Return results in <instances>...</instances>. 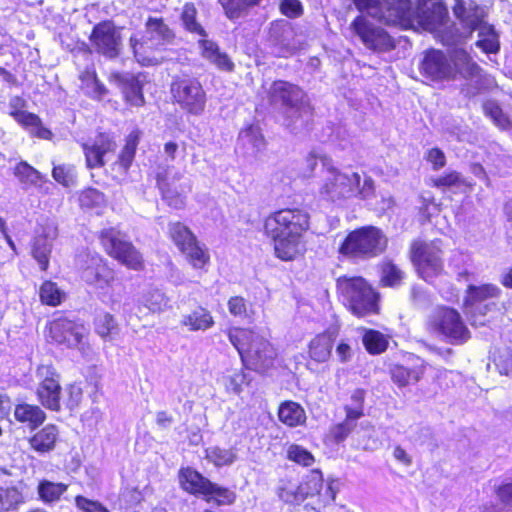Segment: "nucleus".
Returning a JSON list of instances; mask_svg holds the SVG:
<instances>
[{"label": "nucleus", "instance_id": "obj_45", "mask_svg": "<svg viewBox=\"0 0 512 512\" xmlns=\"http://www.w3.org/2000/svg\"><path fill=\"white\" fill-rule=\"evenodd\" d=\"M80 80L81 87L87 95L100 99L106 94L105 86L99 82L94 71L86 70L82 73Z\"/></svg>", "mask_w": 512, "mask_h": 512}, {"label": "nucleus", "instance_id": "obj_28", "mask_svg": "<svg viewBox=\"0 0 512 512\" xmlns=\"http://www.w3.org/2000/svg\"><path fill=\"white\" fill-rule=\"evenodd\" d=\"M433 186L454 193H466L471 189V183L456 171H448L445 174L430 179Z\"/></svg>", "mask_w": 512, "mask_h": 512}, {"label": "nucleus", "instance_id": "obj_17", "mask_svg": "<svg viewBox=\"0 0 512 512\" xmlns=\"http://www.w3.org/2000/svg\"><path fill=\"white\" fill-rule=\"evenodd\" d=\"M94 50L106 58L113 59L119 56L122 48L121 29L112 21L106 20L93 27L89 37Z\"/></svg>", "mask_w": 512, "mask_h": 512}, {"label": "nucleus", "instance_id": "obj_59", "mask_svg": "<svg viewBox=\"0 0 512 512\" xmlns=\"http://www.w3.org/2000/svg\"><path fill=\"white\" fill-rule=\"evenodd\" d=\"M79 202L84 208H98L102 207L106 200L102 192L94 188H88L80 194Z\"/></svg>", "mask_w": 512, "mask_h": 512}, {"label": "nucleus", "instance_id": "obj_10", "mask_svg": "<svg viewBox=\"0 0 512 512\" xmlns=\"http://www.w3.org/2000/svg\"><path fill=\"white\" fill-rule=\"evenodd\" d=\"M454 13L464 28L462 33L456 35L455 45L470 37L474 30H478L479 39L476 44L479 48L485 53H496L499 50L498 35L491 25L484 22L483 11L480 8H465L462 5H457Z\"/></svg>", "mask_w": 512, "mask_h": 512}, {"label": "nucleus", "instance_id": "obj_30", "mask_svg": "<svg viewBox=\"0 0 512 512\" xmlns=\"http://www.w3.org/2000/svg\"><path fill=\"white\" fill-rule=\"evenodd\" d=\"M214 323L211 312L201 306L183 315L181 319V325L187 327L189 331H206L213 327Z\"/></svg>", "mask_w": 512, "mask_h": 512}, {"label": "nucleus", "instance_id": "obj_5", "mask_svg": "<svg viewBox=\"0 0 512 512\" xmlns=\"http://www.w3.org/2000/svg\"><path fill=\"white\" fill-rule=\"evenodd\" d=\"M228 337L247 368L265 370L272 365L276 351L264 336L245 328H231Z\"/></svg>", "mask_w": 512, "mask_h": 512}, {"label": "nucleus", "instance_id": "obj_26", "mask_svg": "<svg viewBox=\"0 0 512 512\" xmlns=\"http://www.w3.org/2000/svg\"><path fill=\"white\" fill-rule=\"evenodd\" d=\"M117 81L124 94L125 100L132 106H142L144 104L143 86L146 82V76L139 73L137 75L123 73L117 75Z\"/></svg>", "mask_w": 512, "mask_h": 512}, {"label": "nucleus", "instance_id": "obj_46", "mask_svg": "<svg viewBox=\"0 0 512 512\" xmlns=\"http://www.w3.org/2000/svg\"><path fill=\"white\" fill-rule=\"evenodd\" d=\"M357 426L358 425L356 420L345 416V419L342 422L330 427L329 438L335 444H340L344 442L353 431L356 430Z\"/></svg>", "mask_w": 512, "mask_h": 512}, {"label": "nucleus", "instance_id": "obj_4", "mask_svg": "<svg viewBox=\"0 0 512 512\" xmlns=\"http://www.w3.org/2000/svg\"><path fill=\"white\" fill-rule=\"evenodd\" d=\"M405 18L407 23H394L393 26H400L409 29L415 25L426 31L441 36L442 41L447 45L456 44L457 34L448 26V10L442 0H418L416 9H412L411 0H407Z\"/></svg>", "mask_w": 512, "mask_h": 512}, {"label": "nucleus", "instance_id": "obj_49", "mask_svg": "<svg viewBox=\"0 0 512 512\" xmlns=\"http://www.w3.org/2000/svg\"><path fill=\"white\" fill-rule=\"evenodd\" d=\"M22 502V494L16 487H0V512L13 510Z\"/></svg>", "mask_w": 512, "mask_h": 512}, {"label": "nucleus", "instance_id": "obj_8", "mask_svg": "<svg viewBox=\"0 0 512 512\" xmlns=\"http://www.w3.org/2000/svg\"><path fill=\"white\" fill-rule=\"evenodd\" d=\"M337 289L344 305L358 317L378 312V295L362 277H340Z\"/></svg>", "mask_w": 512, "mask_h": 512}, {"label": "nucleus", "instance_id": "obj_52", "mask_svg": "<svg viewBox=\"0 0 512 512\" xmlns=\"http://www.w3.org/2000/svg\"><path fill=\"white\" fill-rule=\"evenodd\" d=\"M64 293L51 281H46L40 288V299L42 303L57 306L61 303Z\"/></svg>", "mask_w": 512, "mask_h": 512}, {"label": "nucleus", "instance_id": "obj_9", "mask_svg": "<svg viewBox=\"0 0 512 512\" xmlns=\"http://www.w3.org/2000/svg\"><path fill=\"white\" fill-rule=\"evenodd\" d=\"M387 246L383 232L366 226L350 232L339 248V253L355 260H365L380 255Z\"/></svg>", "mask_w": 512, "mask_h": 512}, {"label": "nucleus", "instance_id": "obj_31", "mask_svg": "<svg viewBox=\"0 0 512 512\" xmlns=\"http://www.w3.org/2000/svg\"><path fill=\"white\" fill-rule=\"evenodd\" d=\"M179 479L182 488L193 494L204 495L205 491L211 487V482L208 479L191 468L181 469Z\"/></svg>", "mask_w": 512, "mask_h": 512}, {"label": "nucleus", "instance_id": "obj_39", "mask_svg": "<svg viewBox=\"0 0 512 512\" xmlns=\"http://www.w3.org/2000/svg\"><path fill=\"white\" fill-rule=\"evenodd\" d=\"M238 142L247 150V153L252 154L259 152L264 147V138L260 129L253 125L240 131Z\"/></svg>", "mask_w": 512, "mask_h": 512}, {"label": "nucleus", "instance_id": "obj_41", "mask_svg": "<svg viewBox=\"0 0 512 512\" xmlns=\"http://www.w3.org/2000/svg\"><path fill=\"white\" fill-rule=\"evenodd\" d=\"M206 458L216 467L232 465L237 459V450L235 448H222L212 446L206 449Z\"/></svg>", "mask_w": 512, "mask_h": 512}, {"label": "nucleus", "instance_id": "obj_29", "mask_svg": "<svg viewBox=\"0 0 512 512\" xmlns=\"http://www.w3.org/2000/svg\"><path fill=\"white\" fill-rule=\"evenodd\" d=\"M202 56L217 68L224 71H232L234 63L226 53L220 51L218 45L210 40L201 39L199 41Z\"/></svg>", "mask_w": 512, "mask_h": 512}, {"label": "nucleus", "instance_id": "obj_44", "mask_svg": "<svg viewBox=\"0 0 512 512\" xmlns=\"http://www.w3.org/2000/svg\"><path fill=\"white\" fill-rule=\"evenodd\" d=\"M365 391L363 389H355L344 405L345 416L358 421L364 415Z\"/></svg>", "mask_w": 512, "mask_h": 512}, {"label": "nucleus", "instance_id": "obj_7", "mask_svg": "<svg viewBox=\"0 0 512 512\" xmlns=\"http://www.w3.org/2000/svg\"><path fill=\"white\" fill-rule=\"evenodd\" d=\"M270 102L284 109L286 126L293 131L302 128L311 116V106L298 86L286 81H275L269 90Z\"/></svg>", "mask_w": 512, "mask_h": 512}, {"label": "nucleus", "instance_id": "obj_6", "mask_svg": "<svg viewBox=\"0 0 512 512\" xmlns=\"http://www.w3.org/2000/svg\"><path fill=\"white\" fill-rule=\"evenodd\" d=\"M174 39V33L164 23L163 19L149 17L145 23V35L130 37V46L138 63L143 66L157 65L162 57L157 55L158 51L170 44Z\"/></svg>", "mask_w": 512, "mask_h": 512}, {"label": "nucleus", "instance_id": "obj_60", "mask_svg": "<svg viewBox=\"0 0 512 512\" xmlns=\"http://www.w3.org/2000/svg\"><path fill=\"white\" fill-rule=\"evenodd\" d=\"M287 457L289 460L305 467L311 466L315 461L313 455L307 449L297 444L289 446L287 450Z\"/></svg>", "mask_w": 512, "mask_h": 512}, {"label": "nucleus", "instance_id": "obj_42", "mask_svg": "<svg viewBox=\"0 0 512 512\" xmlns=\"http://www.w3.org/2000/svg\"><path fill=\"white\" fill-rule=\"evenodd\" d=\"M169 298L159 289H152L143 295L142 304L152 313H160L170 307Z\"/></svg>", "mask_w": 512, "mask_h": 512}, {"label": "nucleus", "instance_id": "obj_55", "mask_svg": "<svg viewBox=\"0 0 512 512\" xmlns=\"http://www.w3.org/2000/svg\"><path fill=\"white\" fill-rule=\"evenodd\" d=\"M204 496L207 497L208 501H215L219 505L231 504L235 500V495L232 491L219 487L216 484L211 482V487H209Z\"/></svg>", "mask_w": 512, "mask_h": 512}, {"label": "nucleus", "instance_id": "obj_14", "mask_svg": "<svg viewBox=\"0 0 512 512\" xmlns=\"http://www.w3.org/2000/svg\"><path fill=\"white\" fill-rule=\"evenodd\" d=\"M105 251L130 269L139 270L143 266L141 254L126 239V236L115 228L103 230L100 235Z\"/></svg>", "mask_w": 512, "mask_h": 512}, {"label": "nucleus", "instance_id": "obj_61", "mask_svg": "<svg viewBox=\"0 0 512 512\" xmlns=\"http://www.w3.org/2000/svg\"><path fill=\"white\" fill-rule=\"evenodd\" d=\"M246 381V374L243 371H232L223 377V383L227 391L240 393L241 386Z\"/></svg>", "mask_w": 512, "mask_h": 512}, {"label": "nucleus", "instance_id": "obj_38", "mask_svg": "<svg viewBox=\"0 0 512 512\" xmlns=\"http://www.w3.org/2000/svg\"><path fill=\"white\" fill-rule=\"evenodd\" d=\"M15 418L27 423L30 427L35 428L41 425L45 420V413L38 406L30 404L17 405L14 411Z\"/></svg>", "mask_w": 512, "mask_h": 512}, {"label": "nucleus", "instance_id": "obj_20", "mask_svg": "<svg viewBox=\"0 0 512 512\" xmlns=\"http://www.w3.org/2000/svg\"><path fill=\"white\" fill-rule=\"evenodd\" d=\"M351 30L368 49L386 52L395 47L394 40L390 35L362 15L353 20Z\"/></svg>", "mask_w": 512, "mask_h": 512}, {"label": "nucleus", "instance_id": "obj_21", "mask_svg": "<svg viewBox=\"0 0 512 512\" xmlns=\"http://www.w3.org/2000/svg\"><path fill=\"white\" fill-rule=\"evenodd\" d=\"M39 379L37 396L41 404L54 411L60 409L61 386L59 376L51 365H40L36 372Z\"/></svg>", "mask_w": 512, "mask_h": 512}, {"label": "nucleus", "instance_id": "obj_19", "mask_svg": "<svg viewBox=\"0 0 512 512\" xmlns=\"http://www.w3.org/2000/svg\"><path fill=\"white\" fill-rule=\"evenodd\" d=\"M77 265L81 269V277L97 288L109 287L114 281V272L97 253L86 252L78 255Z\"/></svg>", "mask_w": 512, "mask_h": 512}, {"label": "nucleus", "instance_id": "obj_32", "mask_svg": "<svg viewBox=\"0 0 512 512\" xmlns=\"http://www.w3.org/2000/svg\"><path fill=\"white\" fill-rule=\"evenodd\" d=\"M57 438V427L46 425L30 439V445L35 451L46 453L54 449Z\"/></svg>", "mask_w": 512, "mask_h": 512}, {"label": "nucleus", "instance_id": "obj_50", "mask_svg": "<svg viewBox=\"0 0 512 512\" xmlns=\"http://www.w3.org/2000/svg\"><path fill=\"white\" fill-rule=\"evenodd\" d=\"M14 175L25 185H36L42 180L41 173L24 161L16 165Z\"/></svg>", "mask_w": 512, "mask_h": 512}, {"label": "nucleus", "instance_id": "obj_64", "mask_svg": "<svg viewBox=\"0 0 512 512\" xmlns=\"http://www.w3.org/2000/svg\"><path fill=\"white\" fill-rule=\"evenodd\" d=\"M75 505L82 512H109L98 501H93L80 495L76 496Z\"/></svg>", "mask_w": 512, "mask_h": 512}, {"label": "nucleus", "instance_id": "obj_36", "mask_svg": "<svg viewBox=\"0 0 512 512\" xmlns=\"http://www.w3.org/2000/svg\"><path fill=\"white\" fill-rule=\"evenodd\" d=\"M67 489V484L43 479L38 483L37 493L42 502L52 504L58 502Z\"/></svg>", "mask_w": 512, "mask_h": 512}, {"label": "nucleus", "instance_id": "obj_33", "mask_svg": "<svg viewBox=\"0 0 512 512\" xmlns=\"http://www.w3.org/2000/svg\"><path fill=\"white\" fill-rule=\"evenodd\" d=\"M188 263L196 270H205L210 262V254L205 245H201L197 239L190 243L182 251Z\"/></svg>", "mask_w": 512, "mask_h": 512}, {"label": "nucleus", "instance_id": "obj_34", "mask_svg": "<svg viewBox=\"0 0 512 512\" xmlns=\"http://www.w3.org/2000/svg\"><path fill=\"white\" fill-rule=\"evenodd\" d=\"M333 339L329 334H319L309 344V356L312 360L323 363L331 355Z\"/></svg>", "mask_w": 512, "mask_h": 512}, {"label": "nucleus", "instance_id": "obj_27", "mask_svg": "<svg viewBox=\"0 0 512 512\" xmlns=\"http://www.w3.org/2000/svg\"><path fill=\"white\" fill-rule=\"evenodd\" d=\"M56 236V228L53 225H49L34 239L32 254L36 261L39 263L41 270H46L48 267L52 241Z\"/></svg>", "mask_w": 512, "mask_h": 512}, {"label": "nucleus", "instance_id": "obj_51", "mask_svg": "<svg viewBox=\"0 0 512 512\" xmlns=\"http://www.w3.org/2000/svg\"><path fill=\"white\" fill-rule=\"evenodd\" d=\"M196 8L193 4H185L182 11V22L186 30L201 37L206 36L204 28L196 21Z\"/></svg>", "mask_w": 512, "mask_h": 512}, {"label": "nucleus", "instance_id": "obj_48", "mask_svg": "<svg viewBox=\"0 0 512 512\" xmlns=\"http://www.w3.org/2000/svg\"><path fill=\"white\" fill-rule=\"evenodd\" d=\"M229 19L239 18L248 8L257 5L260 0H219Z\"/></svg>", "mask_w": 512, "mask_h": 512}, {"label": "nucleus", "instance_id": "obj_3", "mask_svg": "<svg viewBox=\"0 0 512 512\" xmlns=\"http://www.w3.org/2000/svg\"><path fill=\"white\" fill-rule=\"evenodd\" d=\"M321 160L325 169L319 189L322 199L342 204L353 197L368 200L375 196V184L371 177L365 176L362 181L360 174L341 171L333 166L327 158Z\"/></svg>", "mask_w": 512, "mask_h": 512}, {"label": "nucleus", "instance_id": "obj_53", "mask_svg": "<svg viewBox=\"0 0 512 512\" xmlns=\"http://www.w3.org/2000/svg\"><path fill=\"white\" fill-rule=\"evenodd\" d=\"M117 329V323L113 315L107 312L99 313L95 318L96 333L106 339Z\"/></svg>", "mask_w": 512, "mask_h": 512}, {"label": "nucleus", "instance_id": "obj_57", "mask_svg": "<svg viewBox=\"0 0 512 512\" xmlns=\"http://www.w3.org/2000/svg\"><path fill=\"white\" fill-rule=\"evenodd\" d=\"M137 144L138 135L136 133H131L127 138L126 145L124 146L119 155L118 161L120 167L123 168V170L125 171L129 168L134 159Z\"/></svg>", "mask_w": 512, "mask_h": 512}, {"label": "nucleus", "instance_id": "obj_12", "mask_svg": "<svg viewBox=\"0 0 512 512\" xmlns=\"http://www.w3.org/2000/svg\"><path fill=\"white\" fill-rule=\"evenodd\" d=\"M184 175L174 166H159L156 172V181L163 200L172 208L181 209L185 206V199L191 190L189 182H181Z\"/></svg>", "mask_w": 512, "mask_h": 512}, {"label": "nucleus", "instance_id": "obj_56", "mask_svg": "<svg viewBox=\"0 0 512 512\" xmlns=\"http://www.w3.org/2000/svg\"><path fill=\"white\" fill-rule=\"evenodd\" d=\"M483 109L485 114L490 117L495 125H497L499 128L505 130L510 127V121L508 117L503 113L502 109L496 102L487 101L483 105Z\"/></svg>", "mask_w": 512, "mask_h": 512}, {"label": "nucleus", "instance_id": "obj_16", "mask_svg": "<svg viewBox=\"0 0 512 512\" xmlns=\"http://www.w3.org/2000/svg\"><path fill=\"white\" fill-rule=\"evenodd\" d=\"M360 11H366L373 18L378 19L386 25L394 23H407L405 10L407 0H353Z\"/></svg>", "mask_w": 512, "mask_h": 512}, {"label": "nucleus", "instance_id": "obj_35", "mask_svg": "<svg viewBox=\"0 0 512 512\" xmlns=\"http://www.w3.org/2000/svg\"><path fill=\"white\" fill-rule=\"evenodd\" d=\"M357 441L364 450H376L382 445L379 431L369 421H363L356 430Z\"/></svg>", "mask_w": 512, "mask_h": 512}, {"label": "nucleus", "instance_id": "obj_18", "mask_svg": "<svg viewBox=\"0 0 512 512\" xmlns=\"http://www.w3.org/2000/svg\"><path fill=\"white\" fill-rule=\"evenodd\" d=\"M176 102L191 114L199 115L204 111L206 94L196 79H181L171 86Z\"/></svg>", "mask_w": 512, "mask_h": 512}, {"label": "nucleus", "instance_id": "obj_2", "mask_svg": "<svg viewBox=\"0 0 512 512\" xmlns=\"http://www.w3.org/2000/svg\"><path fill=\"white\" fill-rule=\"evenodd\" d=\"M420 69L431 80H449L459 75L467 81L462 88L467 97L477 95L484 88L481 68L463 48L455 47L449 51V55L431 50L426 53Z\"/></svg>", "mask_w": 512, "mask_h": 512}, {"label": "nucleus", "instance_id": "obj_22", "mask_svg": "<svg viewBox=\"0 0 512 512\" xmlns=\"http://www.w3.org/2000/svg\"><path fill=\"white\" fill-rule=\"evenodd\" d=\"M87 330L82 324L75 323L67 318L54 319L49 326V336L58 344L68 347H81Z\"/></svg>", "mask_w": 512, "mask_h": 512}, {"label": "nucleus", "instance_id": "obj_23", "mask_svg": "<svg viewBox=\"0 0 512 512\" xmlns=\"http://www.w3.org/2000/svg\"><path fill=\"white\" fill-rule=\"evenodd\" d=\"M269 42L273 47V53L278 57H287L299 47L295 40V31L287 21L272 23L269 30Z\"/></svg>", "mask_w": 512, "mask_h": 512}, {"label": "nucleus", "instance_id": "obj_37", "mask_svg": "<svg viewBox=\"0 0 512 512\" xmlns=\"http://www.w3.org/2000/svg\"><path fill=\"white\" fill-rule=\"evenodd\" d=\"M279 420L290 427L301 425L306 420L304 409L296 402L283 403L278 411Z\"/></svg>", "mask_w": 512, "mask_h": 512}, {"label": "nucleus", "instance_id": "obj_43", "mask_svg": "<svg viewBox=\"0 0 512 512\" xmlns=\"http://www.w3.org/2000/svg\"><path fill=\"white\" fill-rule=\"evenodd\" d=\"M169 234L172 241L180 251L196 240V237L191 230L180 222L169 224Z\"/></svg>", "mask_w": 512, "mask_h": 512}, {"label": "nucleus", "instance_id": "obj_63", "mask_svg": "<svg viewBox=\"0 0 512 512\" xmlns=\"http://www.w3.org/2000/svg\"><path fill=\"white\" fill-rule=\"evenodd\" d=\"M494 362L500 374L510 375L512 372V351L504 349L494 357Z\"/></svg>", "mask_w": 512, "mask_h": 512}, {"label": "nucleus", "instance_id": "obj_62", "mask_svg": "<svg viewBox=\"0 0 512 512\" xmlns=\"http://www.w3.org/2000/svg\"><path fill=\"white\" fill-rule=\"evenodd\" d=\"M9 115L13 117V119L19 123L21 126L25 128L38 127L40 124V119L37 115L33 113H29L23 110H11Z\"/></svg>", "mask_w": 512, "mask_h": 512}, {"label": "nucleus", "instance_id": "obj_40", "mask_svg": "<svg viewBox=\"0 0 512 512\" xmlns=\"http://www.w3.org/2000/svg\"><path fill=\"white\" fill-rule=\"evenodd\" d=\"M362 342L368 353L372 355L381 354L385 352L388 347L387 336L373 329L364 330Z\"/></svg>", "mask_w": 512, "mask_h": 512}, {"label": "nucleus", "instance_id": "obj_54", "mask_svg": "<svg viewBox=\"0 0 512 512\" xmlns=\"http://www.w3.org/2000/svg\"><path fill=\"white\" fill-rule=\"evenodd\" d=\"M52 176L56 182L65 187L74 186L76 183V170L72 165L54 166Z\"/></svg>", "mask_w": 512, "mask_h": 512}, {"label": "nucleus", "instance_id": "obj_1", "mask_svg": "<svg viewBox=\"0 0 512 512\" xmlns=\"http://www.w3.org/2000/svg\"><path fill=\"white\" fill-rule=\"evenodd\" d=\"M309 227V213L300 208L281 209L264 220V233L273 241L275 256L282 261H293L304 254V234Z\"/></svg>", "mask_w": 512, "mask_h": 512}, {"label": "nucleus", "instance_id": "obj_58", "mask_svg": "<svg viewBox=\"0 0 512 512\" xmlns=\"http://www.w3.org/2000/svg\"><path fill=\"white\" fill-rule=\"evenodd\" d=\"M404 277L402 270L395 264L387 262L382 267L381 282L385 286H398Z\"/></svg>", "mask_w": 512, "mask_h": 512}, {"label": "nucleus", "instance_id": "obj_24", "mask_svg": "<svg viewBox=\"0 0 512 512\" xmlns=\"http://www.w3.org/2000/svg\"><path fill=\"white\" fill-rule=\"evenodd\" d=\"M115 142L109 134L100 133L92 141L83 144L87 167H102L104 157L115 149Z\"/></svg>", "mask_w": 512, "mask_h": 512}, {"label": "nucleus", "instance_id": "obj_11", "mask_svg": "<svg viewBox=\"0 0 512 512\" xmlns=\"http://www.w3.org/2000/svg\"><path fill=\"white\" fill-rule=\"evenodd\" d=\"M502 290L495 284L469 285L464 298V310L471 324L482 326L486 317L499 310L497 300Z\"/></svg>", "mask_w": 512, "mask_h": 512}, {"label": "nucleus", "instance_id": "obj_47", "mask_svg": "<svg viewBox=\"0 0 512 512\" xmlns=\"http://www.w3.org/2000/svg\"><path fill=\"white\" fill-rule=\"evenodd\" d=\"M310 482L313 484V487L310 489V491L306 492L307 494H313L314 492H317L319 496L323 499L325 505L335 500L336 491L333 487V482L328 483L324 489V492H322L323 481L322 474L320 472L313 471L311 474Z\"/></svg>", "mask_w": 512, "mask_h": 512}, {"label": "nucleus", "instance_id": "obj_25", "mask_svg": "<svg viewBox=\"0 0 512 512\" xmlns=\"http://www.w3.org/2000/svg\"><path fill=\"white\" fill-rule=\"evenodd\" d=\"M409 365L395 364L390 369L392 381L398 387H405L411 383L418 382L424 372V361L419 357L409 356Z\"/></svg>", "mask_w": 512, "mask_h": 512}, {"label": "nucleus", "instance_id": "obj_13", "mask_svg": "<svg viewBox=\"0 0 512 512\" xmlns=\"http://www.w3.org/2000/svg\"><path fill=\"white\" fill-rule=\"evenodd\" d=\"M439 241H414L411 246V259L419 276L427 282L438 276L443 270Z\"/></svg>", "mask_w": 512, "mask_h": 512}, {"label": "nucleus", "instance_id": "obj_15", "mask_svg": "<svg viewBox=\"0 0 512 512\" xmlns=\"http://www.w3.org/2000/svg\"><path fill=\"white\" fill-rule=\"evenodd\" d=\"M429 323L436 333L451 343H462L470 337L460 314L453 308L438 307L430 316Z\"/></svg>", "mask_w": 512, "mask_h": 512}]
</instances>
